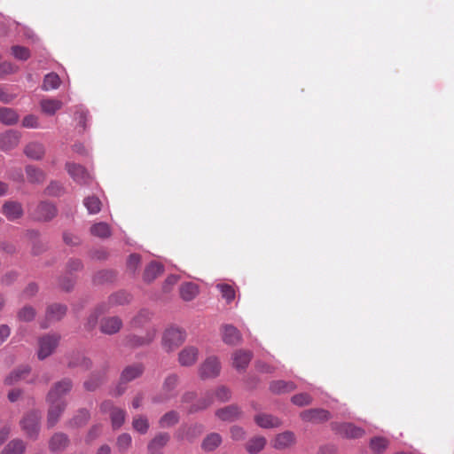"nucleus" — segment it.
<instances>
[{
    "mask_svg": "<svg viewBox=\"0 0 454 454\" xmlns=\"http://www.w3.org/2000/svg\"><path fill=\"white\" fill-rule=\"evenodd\" d=\"M73 382L69 379H63L56 382L47 395L49 403L47 424L49 427H54L67 407L65 396L71 391Z\"/></svg>",
    "mask_w": 454,
    "mask_h": 454,
    "instance_id": "f257e3e1",
    "label": "nucleus"
},
{
    "mask_svg": "<svg viewBox=\"0 0 454 454\" xmlns=\"http://www.w3.org/2000/svg\"><path fill=\"white\" fill-rule=\"evenodd\" d=\"M231 398V391L226 386H218L215 390L207 391L198 401L187 408L188 413H196L211 406L215 401L226 403Z\"/></svg>",
    "mask_w": 454,
    "mask_h": 454,
    "instance_id": "f03ea898",
    "label": "nucleus"
},
{
    "mask_svg": "<svg viewBox=\"0 0 454 454\" xmlns=\"http://www.w3.org/2000/svg\"><path fill=\"white\" fill-rule=\"evenodd\" d=\"M179 384V377L176 374L168 375L161 386V389L159 394L153 397V403H164L174 398L177 395V386Z\"/></svg>",
    "mask_w": 454,
    "mask_h": 454,
    "instance_id": "7ed1b4c3",
    "label": "nucleus"
},
{
    "mask_svg": "<svg viewBox=\"0 0 454 454\" xmlns=\"http://www.w3.org/2000/svg\"><path fill=\"white\" fill-rule=\"evenodd\" d=\"M185 332L178 327L168 328L162 337V345L167 351H173L185 340Z\"/></svg>",
    "mask_w": 454,
    "mask_h": 454,
    "instance_id": "20e7f679",
    "label": "nucleus"
},
{
    "mask_svg": "<svg viewBox=\"0 0 454 454\" xmlns=\"http://www.w3.org/2000/svg\"><path fill=\"white\" fill-rule=\"evenodd\" d=\"M144 366L142 364H135L125 367L121 374L120 383L115 389V395H121L126 390L124 386L129 381L140 377L144 372Z\"/></svg>",
    "mask_w": 454,
    "mask_h": 454,
    "instance_id": "39448f33",
    "label": "nucleus"
},
{
    "mask_svg": "<svg viewBox=\"0 0 454 454\" xmlns=\"http://www.w3.org/2000/svg\"><path fill=\"white\" fill-rule=\"evenodd\" d=\"M221 372V363L216 356L207 357L199 369L200 377L202 380L215 379Z\"/></svg>",
    "mask_w": 454,
    "mask_h": 454,
    "instance_id": "423d86ee",
    "label": "nucleus"
},
{
    "mask_svg": "<svg viewBox=\"0 0 454 454\" xmlns=\"http://www.w3.org/2000/svg\"><path fill=\"white\" fill-rule=\"evenodd\" d=\"M66 170L73 180L80 185H89L93 181V176L82 165L74 162L66 164Z\"/></svg>",
    "mask_w": 454,
    "mask_h": 454,
    "instance_id": "0eeeda50",
    "label": "nucleus"
},
{
    "mask_svg": "<svg viewBox=\"0 0 454 454\" xmlns=\"http://www.w3.org/2000/svg\"><path fill=\"white\" fill-rule=\"evenodd\" d=\"M40 419L41 415L36 411L27 413L21 419V428L28 437L35 438L37 436Z\"/></svg>",
    "mask_w": 454,
    "mask_h": 454,
    "instance_id": "6e6552de",
    "label": "nucleus"
},
{
    "mask_svg": "<svg viewBox=\"0 0 454 454\" xmlns=\"http://www.w3.org/2000/svg\"><path fill=\"white\" fill-rule=\"evenodd\" d=\"M100 410L102 412H109L112 427L114 429L120 428L124 421L126 412L124 410L114 407L111 401H105L100 405Z\"/></svg>",
    "mask_w": 454,
    "mask_h": 454,
    "instance_id": "1a4fd4ad",
    "label": "nucleus"
},
{
    "mask_svg": "<svg viewBox=\"0 0 454 454\" xmlns=\"http://www.w3.org/2000/svg\"><path fill=\"white\" fill-rule=\"evenodd\" d=\"M59 336L57 334H47L39 339L38 358L43 360L48 357L57 348Z\"/></svg>",
    "mask_w": 454,
    "mask_h": 454,
    "instance_id": "9d476101",
    "label": "nucleus"
},
{
    "mask_svg": "<svg viewBox=\"0 0 454 454\" xmlns=\"http://www.w3.org/2000/svg\"><path fill=\"white\" fill-rule=\"evenodd\" d=\"M57 215L56 207L49 202H40L32 213V217L36 221L48 222Z\"/></svg>",
    "mask_w": 454,
    "mask_h": 454,
    "instance_id": "9b49d317",
    "label": "nucleus"
},
{
    "mask_svg": "<svg viewBox=\"0 0 454 454\" xmlns=\"http://www.w3.org/2000/svg\"><path fill=\"white\" fill-rule=\"evenodd\" d=\"M301 419L305 422L322 423L331 419V413L325 409H309L301 412Z\"/></svg>",
    "mask_w": 454,
    "mask_h": 454,
    "instance_id": "f8f14e48",
    "label": "nucleus"
},
{
    "mask_svg": "<svg viewBox=\"0 0 454 454\" xmlns=\"http://www.w3.org/2000/svg\"><path fill=\"white\" fill-rule=\"evenodd\" d=\"M3 215L11 222L20 219L24 215L22 204L15 200H7L2 207Z\"/></svg>",
    "mask_w": 454,
    "mask_h": 454,
    "instance_id": "ddd939ff",
    "label": "nucleus"
},
{
    "mask_svg": "<svg viewBox=\"0 0 454 454\" xmlns=\"http://www.w3.org/2000/svg\"><path fill=\"white\" fill-rule=\"evenodd\" d=\"M332 427L341 436L346 438H360L364 434V430L351 423L333 424Z\"/></svg>",
    "mask_w": 454,
    "mask_h": 454,
    "instance_id": "4468645a",
    "label": "nucleus"
},
{
    "mask_svg": "<svg viewBox=\"0 0 454 454\" xmlns=\"http://www.w3.org/2000/svg\"><path fill=\"white\" fill-rule=\"evenodd\" d=\"M67 313V307L62 304H51L47 307L45 321L42 323L43 328H47L51 323L60 320Z\"/></svg>",
    "mask_w": 454,
    "mask_h": 454,
    "instance_id": "2eb2a0df",
    "label": "nucleus"
},
{
    "mask_svg": "<svg viewBox=\"0 0 454 454\" xmlns=\"http://www.w3.org/2000/svg\"><path fill=\"white\" fill-rule=\"evenodd\" d=\"M20 134L18 131L8 130L0 135V150L7 152L18 146Z\"/></svg>",
    "mask_w": 454,
    "mask_h": 454,
    "instance_id": "dca6fc26",
    "label": "nucleus"
},
{
    "mask_svg": "<svg viewBox=\"0 0 454 454\" xmlns=\"http://www.w3.org/2000/svg\"><path fill=\"white\" fill-rule=\"evenodd\" d=\"M222 339L225 344L238 345L241 341V333L232 325H224L221 328Z\"/></svg>",
    "mask_w": 454,
    "mask_h": 454,
    "instance_id": "f3484780",
    "label": "nucleus"
},
{
    "mask_svg": "<svg viewBox=\"0 0 454 454\" xmlns=\"http://www.w3.org/2000/svg\"><path fill=\"white\" fill-rule=\"evenodd\" d=\"M199 349L194 346H187L178 355V362L182 366L193 365L199 357Z\"/></svg>",
    "mask_w": 454,
    "mask_h": 454,
    "instance_id": "a211bd4d",
    "label": "nucleus"
},
{
    "mask_svg": "<svg viewBox=\"0 0 454 454\" xmlns=\"http://www.w3.org/2000/svg\"><path fill=\"white\" fill-rule=\"evenodd\" d=\"M156 336L154 329L149 331L145 336L129 335L126 337V345L130 348H138L150 344Z\"/></svg>",
    "mask_w": 454,
    "mask_h": 454,
    "instance_id": "6ab92c4d",
    "label": "nucleus"
},
{
    "mask_svg": "<svg viewBox=\"0 0 454 454\" xmlns=\"http://www.w3.org/2000/svg\"><path fill=\"white\" fill-rule=\"evenodd\" d=\"M215 416L223 421L231 422L240 418L241 411L239 406L231 404L216 410Z\"/></svg>",
    "mask_w": 454,
    "mask_h": 454,
    "instance_id": "aec40b11",
    "label": "nucleus"
},
{
    "mask_svg": "<svg viewBox=\"0 0 454 454\" xmlns=\"http://www.w3.org/2000/svg\"><path fill=\"white\" fill-rule=\"evenodd\" d=\"M122 321L118 317L103 318L100 322V331L105 334H114L120 331Z\"/></svg>",
    "mask_w": 454,
    "mask_h": 454,
    "instance_id": "412c9836",
    "label": "nucleus"
},
{
    "mask_svg": "<svg viewBox=\"0 0 454 454\" xmlns=\"http://www.w3.org/2000/svg\"><path fill=\"white\" fill-rule=\"evenodd\" d=\"M253 356L252 352L246 350H237L232 355V364L238 371H244L248 365Z\"/></svg>",
    "mask_w": 454,
    "mask_h": 454,
    "instance_id": "4be33fe9",
    "label": "nucleus"
},
{
    "mask_svg": "<svg viewBox=\"0 0 454 454\" xmlns=\"http://www.w3.org/2000/svg\"><path fill=\"white\" fill-rule=\"evenodd\" d=\"M269 388L274 395H283L294 391L296 388V385L293 381L278 380L271 381Z\"/></svg>",
    "mask_w": 454,
    "mask_h": 454,
    "instance_id": "5701e85b",
    "label": "nucleus"
},
{
    "mask_svg": "<svg viewBox=\"0 0 454 454\" xmlns=\"http://www.w3.org/2000/svg\"><path fill=\"white\" fill-rule=\"evenodd\" d=\"M295 442V435L291 431H286L278 434L273 442V447L277 450L286 449Z\"/></svg>",
    "mask_w": 454,
    "mask_h": 454,
    "instance_id": "b1692460",
    "label": "nucleus"
},
{
    "mask_svg": "<svg viewBox=\"0 0 454 454\" xmlns=\"http://www.w3.org/2000/svg\"><path fill=\"white\" fill-rule=\"evenodd\" d=\"M24 153L32 160H41L45 153L44 146L41 143L31 142L24 148Z\"/></svg>",
    "mask_w": 454,
    "mask_h": 454,
    "instance_id": "393cba45",
    "label": "nucleus"
},
{
    "mask_svg": "<svg viewBox=\"0 0 454 454\" xmlns=\"http://www.w3.org/2000/svg\"><path fill=\"white\" fill-rule=\"evenodd\" d=\"M170 435L168 433H159L148 444V450L151 454L159 453L158 450L162 449L169 441Z\"/></svg>",
    "mask_w": 454,
    "mask_h": 454,
    "instance_id": "a878e982",
    "label": "nucleus"
},
{
    "mask_svg": "<svg viewBox=\"0 0 454 454\" xmlns=\"http://www.w3.org/2000/svg\"><path fill=\"white\" fill-rule=\"evenodd\" d=\"M69 443L67 434L63 433H56L50 440L49 448L51 451H62Z\"/></svg>",
    "mask_w": 454,
    "mask_h": 454,
    "instance_id": "bb28decb",
    "label": "nucleus"
},
{
    "mask_svg": "<svg viewBox=\"0 0 454 454\" xmlns=\"http://www.w3.org/2000/svg\"><path fill=\"white\" fill-rule=\"evenodd\" d=\"M281 420L270 414L260 413L257 414V426L263 428H276L281 426Z\"/></svg>",
    "mask_w": 454,
    "mask_h": 454,
    "instance_id": "cd10ccee",
    "label": "nucleus"
},
{
    "mask_svg": "<svg viewBox=\"0 0 454 454\" xmlns=\"http://www.w3.org/2000/svg\"><path fill=\"white\" fill-rule=\"evenodd\" d=\"M27 178L29 183L42 184L45 179L44 172L35 166L27 165L26 167Z\"/></svg>",
    "mask_w": 454,
    "mask_h": 454,
    "instance_id": "c85d7f7f",
    "label": "nucleus"
},
{
    "mask_svg": "<svg viewBox=\"0 0 454 454\" xmlns=\"http://www.w3.org/2000/svg\"><path fill=\"white\" fill-rule=\"evenodd\" d=\"M163 267L160 263L152 262L149 263L145 271H144V280L145 282H152L160 274L162 273Z\"/></svg>",
    "mask_w": 454,
    "mask_h": 454,
    "instance_id": "c756f323",
    "label": "nucleus"
},
{
    "mask_svg": "<svg viewBox=\"0 0 454 454\" xmlns=\"http://www.w3.org/2000/svg\"><path fill=\"white\" fill-rule=\"evenodd\" d=\"M42 111L49 115H53L62 107V102L58 99L46 98L40 102Z\"/></svg>",
    "mask_w": 454,
    "mask_h": 454,
    "instance_id": "7c9ffc66",
    "label": "nucleus"
},
{
    "mask_svg": "<svg viewBox=\"0 0 454 454\" xmlns=\"http://www.w3.org/2000/svg\"><path fill=\"white\" fill-rule=\"evenodd\" d=\"M199 293L196 284L188 282L180 286V295L183 300L189 301L193 300Z\"/></svg>",
    "mask_w": 454,
    "mask_h": 454,
    "instance_id": "2f4dec72",
    "label": "nucleus"
},
{
    "mask_svg": "<svg viewBox=\"0 0 454 454\" xmlns=\"http://www.w3.org/2000/svg\"><path fill=\"white\" fill-rule=\"evenodd\" d=\"M83 205L90 215H96L101 211L102 202L95 195L88 196L83 200Z\"/></svg>",
    "mask_w": 454,
    "mask_h": 454,
    "instance_id": "473e14b6",
    "label": "nucleus"
},
{
    "mask_svg": "<svg viewBox=\"0 0 454 454\" xmlns=\"http://www.w3.org/2000/svg\"><path fill=\"white\" fill-rule=\"evenodd\" d=\"M19 120L15 110L8 107L0 108V121L5 125H13Z\"/></svg>",
    "mask_w": 454,
    "mask_h": 454,
    "instance_id": "72a5a7b5",
    "label": "nucleus"
},
{
    "mask_svg": "<svg viewBox=\"0 0 454 454\" xmlns=\"http://www.w3.org/2000/svg\"><path fill=\"white\" fill-rule=\"evenodd\" d=\"M91 235L100 238L106 239L111 236L110 226L104 222L97 223L90 227Z\"/></svg>",
    "mask_w": 454,
    "mask_h": 454,
    "instance_id": "f704fd0d",
    "label": "nucleus"
},
{
    "mask_svg": "<svg viewBox=\"0 0 454 454\" xmlns=\"http://www.w3.org/2000/svg\"><path fill=\"white\" fill-rule=\"evenodd\" d=\"M29 373L28 366H22L16 371L11 372L4 380L6 385H12L19 380L25 379Z\"/></svg>",
    "mask_w": 454,
    "mask_h": 454,
    "instance_id": "c9c22d12",
    "label": "nucleus"
},
{
    "mask_svg": "<svg viewBox=\"0 0 454 454\" xmlns=\"http://www.w3.org/2000/svg\"><path fill=\"white\" fill-rule=\"evenodd\" d=\"M131 300V295L124 291H120L113 294L108 298V304L110 306H119L129 303Z\"/></svg>",
    "mask_w": 454,
    "mask_h": 454,
    "instance_id": "e433bc0d",
    "label": "nucleus"
},
{
    "mask_svg": "<svg viewBox=\"0 0 454 454\" xmlns=\"http://www.w3.org/2000/svg\"><path fill=\"white\" fill-rule=\"evenodd\" d=\"M26 446L21 440H12L3 450L1 454H24Z\"/></svg>",
    "mask_w": 454,
    "mask_h": 454,
    "instance_id": "4c0bfd02",
    "label": "nucleus"
},
{
    "mask_svg": "<svg viewBox=\"0 0 454 454\" xmlns=\"http://www.w3.org/2000/svg\"><path fill=\"white\" fill-rule=\"evenodd\" d=\"M222 442V437L217 433L208 434L202 442V448L205 450L211 451L217 448Z\"/></svg>",
    "mask_w": 454,
    "mask_h": 454,
    "instance_id": "58836bf2",
    "label": "nucleus"
},
{
    "mask_svg": "<svg viewBox=\"0 0 454 454\" xmlns=\"http://www.w3.org/2000/svg\"><path fill=\"white\" fill-rule=\"evenodd\" d=\"M179 421V414L176 411H170L165 413L159 420L160 427L162 428L170 427Z\"/></svg>",
    "mask_w": 454,
    "mask_h": 454,
    "instance_id": "ea45409f",
    "label": "nucleus"
},
{
    "mask_svg": "<svg viewBox=\"0 0 454 454\" xmlns=\"http://www.w3.org/2000/svg\"><path fill=\"white\" fill-rule=\"evenodd\" d=\"M60 85V78L55 73H50L45 75L43 82V90H56Z\"/></svg>",
    "mask_w": 454,
    "mask_h": 454,
    "instance_id": "a19ab883",
    "label": "nucleus"
},
{
    "mask_svg": "<svg viewBox=\"0 0 454 454\" xmlns=\"http://www.w3.org/2000/svg\"><path fill=\"white\" fill-rule=\"evenodd\" d=\"M216 288L227 303H231L235 299V290L232 286L221 283L216 285Z\"/></svg>",
    "mask_w": 454,
    "mask_h": 454,
    "instance_id": "79ce46f5",
    "label": "nucleus"
},
{
    "mask_svg": "<svg viewBox=\"0 0 454 454\" xmlns=\"http://www.w3.org/2000/svg\"><path fill=\"white\" fill-rule=\"evenodd\" d=\"M387 445L388 441L384 437H374L370 442V447L375 454H382Z\"/></svg>",
    "mask_w": 454,
    "mask_h": 454,
    "instance_id": "37998d69",
    "label": "nucleus"
},
{
    "mask_svg": "<svg viewBox=\"0 0 454 454\" xmlns=\"http://www.w3.org/2000/svg\"><path fill=\"white\" fill-rule=\"evenodd\" d=\"M90 418V412L85 409H82L72 419V420L70 421V424H71V426L76 427H82L89 421Z\"/></svg>",
    "mask_w": 454,
    "mask_h": 454,
    "instance_id": "c03bdc74",
    "label": "nucleus"
},
{
    "mask_svg": "<svg viewBox=\"0 0 454 454\" xmlns=\"http://www.w3.org/2000/svg\"><path fill=\"white\" fill-rule=\"evenodd\" d=\"M132 427L140 434H145L149 429L148 419L144 416H137L133 419Z\"/></svg>",
    "mask_w": 454,
    "mask_h": 454,
    "instance_id": "a18cd8bd",
    "label": "nucleus"
},
{
    "mask_svg": "<svg viewBox=\"0 0 454 454\" xmlns=\"http://www.w3.org/2000/svg\"><path fill=\"white\" fill-rule=\"evenodd\" d=\"M115 278V273L113 270H105L98 271L95 277L94 281L98 284H102L105 282L113 281Z\"/></svg>",
    "mask_w": 454,
    "mask_h": 454,
    "instance_id": "49530a36",
    "label": "nucleus"
},
{
    "mask_svg": "<svg viewBox=\"0 0 454 454\" xmlns=\"http://www.w3.org/2000/svg\"><path fill=\"white\" fill-rule=\"evenodd\" d=\"M291 401L297 406H305L312 403V397L307 393H300L292 396Z\"/></svg>",
    "mask_w": 454,
    "mask_h": 454,
    "instance_id": "de8ad7c7",
    "label": "nucleus"
},
{
    "mask_svg": "<svg viewBox=\"0 0 454 454\" xmlns=\"http://www.w3.org/2000/svg\"><path fill=\"white\" fill-rule=\"evenodd\" d=\"M35 317V310L31 306H25L18 313L19 319L25 322L32 321Z\"/></svg>",
    "mask_w": 454,
    "mask_h": 454,
    "instance_id": "09e8293b",
    "label": "nucleus"
},
{
    "mask_svg": "<svg viewBox=\"0 0 454 454\" xmlns=\"http://www.w3.org/2000/svg\"><path fill=\"white\" fill-rule=\"evenodd\" d=\"M12 55L20 60H27L30 58V51L27 48L15 45L12 47Z\"/></svg>",
    "mask_w": 454,
    "mask_h": 454,
    "instance_id": "8fccbe9b",
    "label": "nucleus"
},
{
    "mask_svg": "<svg viewBox=\"0 0 454 454\" xmlns=\"http://www.w3.org/2000/svg\"><path fill=\"white\" fill-rule=\"evenodd\" d=\"M203 431V427L201 425H194L186 429L184 435L181 436L182 439L186 438L189 441H192L198 434H201Z\"/></svg>",
    "mask_w": 454,
    "mask_h": 454,
    "instance_id": "3c124183",
    "label": "nucleus"
},
{
    "mask_svg": "<svg viewBox=\"0 0 454 454\" xmlns=\"http://www.w3.org/2000/svg\"><path fill=\"white\" fill-rule=\"evenodd\" d=\"M131 436L129 434H121L117 438V447L120 451L126 450L131 444Z\"/></svg>",
    "mask_w": 454,
    "mask_h": 454,
    "instance_id": "603ef678",
    "label": "nucleus"
},
{
    "mask_svg": "<svg viewBox=\"0 0 454 454\" xmlns=\"http://www.w3.org/2000/svg\"><path fill=\"white\" fill-rule=\"evenodd\" d=\"M141 257L139 254H132L127 261V268L131 273H135L140 264Z\"/></svg>",
    "mask_w": 454,
    "mask_h": 454,
    "instance_id": "864d4df0",
    "label": "nucleus"
},
{
    "mask_svg": "<svg viewBox=\"0 0 454 454\" xmlns=\"http://www.w3.org/2000/svg\"><path fill=\"white\" fill-rule=\"evenodd\" d=\"M17 67L10 62L0 63V79H3L5 75L17 72Z\"/></svg>",
    "mask_w": 454,
    "mask_h": 454,
    "instance_id": "5fc2aeb1",
    "label": "nucleus"
},
{
    "mask_svg": "<svg viewBox=\"0 0 454 454\" xmlns=\"http://www.w3.org/2000/svg\"><path fill=\"white\" fill-rule=\"evenodd\" d=\"M102 383V378L92 375L88 380L84 382V387L88 391L96 390L98 386Z\"/></svg>",
    "mask_w": 454,
    "mask_h": 454,
    "instance_id": "6e6d98bb",
    "label": "nucleus"
},
{
    "mask_svg": "<svg viewBox=\"0 0 454 454\" xmlns=\"http://www.w3.org/2000/svg\"><path fill=\"white\" fill-rule=\"evenodd\" d=\"M22 125L25 128H38V118L33 114L27 115L22 121Z\"/></svg>",
    "mask_w": 454,
    "mask_h": 454,
    "instance_id": "4d7b16f0",
    "label": "nucleus"
},
{
    "mask_svg": "<svg viewBox=\"0 0 454 454\" xmlns=\"http://www.w3.org/2000/svg\"><path fill=\"white\" fill-rule=\"evenodd\" d=\"M63 188L60 184L57 182H51L47 189L46 192L49 195L58 196L61 193Z\"/></svg>",
    "mask_w": 454,
    "mask_h": 454,
    "instance_id": "13d9d810",
    "label": "nucleus"
},
{
    "mask_svg": "<svg viewBox=\"0 0 454 454\" xmlns=\"http://www.w3.org/2000/svg\"><path fill=\"white\" fill-rule=\"evenodd\" d=\"M245 431L242 427L233 426L231 428V435L233 440L239 441L245 438Z\"/></svg>",
    "mask_w": 454,
    "mask_h": 454,
    "instance_id": "bf43d9fd",
    "label": "nucleus"
},
{
    "mask_svg": "<svg viewBox=\"0 0 454 454\" xmlns=\"http://www.w3.org/2000/svg\"><path fill=\"white\" fill-rule=\"evenodd\" d=\"M196 396H197V395L195 392L187 391L182 395L181 402L183 403H191V405H192L198 401V399L196 400Z\"/></svg>",
    "mask_w": 454,
    "mask_h": 454,
    "instance_id": "052dcab7",
    "label": "nucleus"
},
{
    "mask_svg": "<svg viewBox=\"0 0 454 454\" xmlns=\"http://www.w3.org/2000/svg\"><path fill=\"white\" fill-rule=\"evenodd\" d=\"M15 96L11 94L8 90L0 85V101L10 103L14 99Z\"/></svg>",
    "mask_w": 454,
    "mask_h": 454,
    "instance_id": "680f3d73",
    "label": "nucleus"
},
{
    "mask_svg": "<svg viewBox=\"0 0 454 454\" xmlns=\"http://www.w3.org/2000/svg\"><path fill=\"white\" fill-rule=\"evenodd\" d=\"M87 115L88 112L82 109H80L75 113V118L78 120L79 124L83 128V129H86Z\"/></svg>",
    "mask_w": 454,
    "mask_h": 454,
    "instance_id": "e2e57ef3",
    "label": "nucleus"
},
{
    "mask_svg": "<svg viewBox=\"0 0 454 454\" xmlns=\"http://www.w3.org/2000/svg\"><path fill=\"white\" fill-rule=\"evenodd\" d=\"M38 291V286L35 283H30L23 291V296L26 298H30L34 296Z\"/></svg>",
    "mask_w": 454,
    "mask_h": 454,
    "instance_id": "0e129e2a",
    "label": "nucleus"
},
{
    "mask_svg": "<svg viewBox=\"0 0 454 454\" xmlns=\"http://www.w3.org/2000/svg\"><path fill=\"white\" fill-rule=\"evenodd\" d=\"M79 360H80L79 363L70 362L69 366L72 367V366L80 365L85 370H88L91 367V361L89 358L81 356V357H79Z\"/></svg>",
    "mask_w": 454,
    "mask_h": 454,
    "instance_id": "69168bd1",
    "label": "nucleus"
},
{
    "mask_svg": "<svg viewBox=\"0 0 454 454\" xmlns=\"http://www.w3.org/2000/svg\"><path fill=\"white\" fill-rule=\"evenodd\" d=\"M11 334V329L7 325H0V345H2Z\"/></svg>",
    "mask_w": 454,
    "mask_h": 454,
    "instance_id": "338daca9",
    "label": "nucleus"
},
{
    "mask_svg": "<svg viewBox=\"0 0 454 454\" xmlns=\"http://www.w3.org/2000/svg\"><path fill=\"white\" fill-rule=\"evenodd\" d=\"M101 429L99 426H93L88 433L87 442H91L100 434Z\"/></svg>",
    "mask_w": 454,
    "mask_h": 454,
    "instance_id": "774afa93",
    "label": "nucleus"
}]
</instances>
